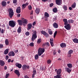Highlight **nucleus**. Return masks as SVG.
I'll return each mask as SVG.
<instances>
[{
	"label": "nucleus",
	"instance_id": "obj_51",
	"mask_svg": "<svg viewBox=\"0 0 78 78\" xmlns=\"http://www.w3.org/2000/svg\"><path fill=\"white\" fill-rule=\"evenodd\" d=\"M49 6H50V7H52V6H53V3H51L49 5Z\"/></svg>",
	"mask_w": 78,
	"mask_h": 78
},
{
	"label": "nucleus",
	"instance_id": "obj_26",
	"mask_svg": "<svg viewBox=\"0 0 78 78\" xmlns=\"http://www.w3.org/2000/svg\"><path fill=\"white\" fill-rule=\"evenodd\" d=\"M73 41L74 42V43H78V39H77V38H74L73 40Z\"/></svg>",
	"mask_w": 78,
	"mask_h": 78
},
{
	"label": "nucleus",
	"instance_id": "obj_7",
	"mask_svg": "<svg viewBox=\"0 0 78 78\" xmlns=\"http://www.w3.org/2000/svg\"><path fill=\"white\" fill-rule=\"evenodd\" d=\"M9 56H15V53L13 51H11L8 54Z\"/></svg>",
	"mask_w": 78,
	"mask_h": 78
},
{
	"label": "nucleus",
	"instance_id": "obj_18",
	"mask_svg": "<svg viewBox=\"0 0 78 78\" xmlns=\"http://www.w3.org/2000/svg\"><path fill=\"white\" fill-rule=\"evenodd\" d=\"M50 15L47 12H45L44 13V17L45 19H48V17H49Z\"/></svg>",
	"mask_w": 78,
	"mask_h": 78
},
{
	"label": "nucleus",
	"instance_id": "obj_46",
	"mask_svg": "<svg viewBox=\"0 0 78 78\" xmlns=\"http://www.w3.org/2000/svg\"><path fill=\"white\" fill-rule=\"evenodd\" d=\"M3 48V44H0V48Z\"/></svg>",
	"mask_w": 78,
	"mask_h": 78
},
{
	"label": "nucleus",
	"instance_id": "obj_47",
	"mask_svg": "<svg viewBox=\"0 0 78 78\" xmlns=\"http://www.w3.org/2000/svg\"><path fill=\"white\" fill-rule=\"evenodd\" d=\"M13 3H16L17 2V0H12Z\"/></svg>",
	"mask_w": 78,
	"mask_h": 78
},
{
	"label": "nucleus",
	"instance_id": "obj_4",
	"mask_svg": "<svg viewBox=\"0 0 78 78\" xmlns=\"http://www.w3.org/2000/svg\"><path fill=\"white\" fill-rule=\"evenodd\" d=\"M36 38H37V32H36V31L35 30L34 31L33 34L32 35L31 40L32 41H34Z\"/></svg>",
	"mask_w": 78,
	"mask_h": 78
},
{
	"label": "nucleus",
	"instance_id": "obj_55",
	"mask_svg": "<svg viewBox=\"0 0 78 78\" xmlns=\"http://www.w3.org/2000/svg\"><path fill=\"white\" fill-rule=\"evenodd\" d=\"M9 58V57L8 56V55H6V56L5 59H6V60H8Z\"/></svg>",
	"mask_w": 78,
	"mask_h": 78
},
{
	"label": "nucleus",
	"instance_id": "obj_38",
	"mask_svg": "<svg viewBox=\"0 0 78 78\" xmlns=\"http://www.w3.org/2000/svg\"><path fill=\"white\" fill-rule=\"evenodd\" d=\"M57 33H58V31H55L54 34V37L55 38V37H56V34H57Z\"/></svg>",
	"mask_w": 78,
	"mask_h": 78
},
{
	"label": "nucleus",
	"instance_id": "obj_57",
	"mask_svg": "<svg viewBox=\"0 0 78 78\" xmlns=\"http://www.w3.org/2000/svg\"><path fill=\"white\" fill-rule=\"evenodd\" d=\"M35 24H36V22L34 21V23H33V26H34V25H35Z\"/></svg>",
	"mask_w": 78,
	"mask_h": 78
},
{
	"label": "nucleus",
	"instance_id": "obj_28",
	"mask_svg": "<svg viewBox=\"0 0 78 78\" xmlns=\"http://www.w3.org/2000/svg\"><path fill=\"white\" fill-rule=\"evenodd\" d=\"M67 66L69 68H72V64L71 63H68Z\"/></svg>",
	"mask_w": 78,
	"mask_h": 78
},
{
	"label": "nucleus",
	"instance_id": "obj_31",
	"mask_svg": "<svg viewBox=\"0 0 78 78\" xmlns=\"http://www.w3.org/2000/svg\"><path fill=\"white\" fill-rule=\"evenodd\" d=\"M61 75H56V76H54V78H62L61 77Z\"/></svg>",
	"mask_w": 78,
	"mask_h": 78
},
{
	"label": "nucleus",
	"instance_id": "obj_2",
	"mask_svg": "<svg viewBox=\"0 0 78 78\" xmlns=\"http://www.w3.org/2000/svg\"><path fill=\"white\" fill-rule=\"evenodd\" d=\"M45 51V48H39L38 50V53L40 56H41Z\"/></svg>",
	"mask_w": 78,
	"mask_h": 78
},
{
	"label": "nucleus",
	"instance_id": "obj_5",
	"mask_svg": "<svg viewBox=\"0 0 78 78\" xmlns=\"http://www.w3.org/2000/svg\"><path fill=\"white\" fill-rule=\"evenodd\" d=\"M9 25L11 27H15V23L14 21H10L9 23Z\"/></svg>",
	"mask_w": 78,
	"mask_h": 78
},
{
	"label": "nucleus",
	"instance_id": "obj_29",
	"mask_svg": "<svg viewBox=\"0 0 78 78\" xmlns=\"http://www.w3.org/2000/svg\"><path fill=\"white\" fill-rule=\"evenodd\" d=\"M43 45L44 46H45V45H47V46H48V47H49V46H50V44H49V43L48 42L43 43Z\"/></svg>",
	"mask_w": 78,
	"mask_h": 78
},
{
	"label": "nucleus",
	"instance_id": "obj_33",
	"mask_svg": "<svg viewBox=\"0 0 78 78\" xmlns=\"http://www.w3.org/2000/svg\"><path fill=\"white\" fill-rule=\"evenodd\" d=\"M48 32L50 35H51L53 34V32L51 29H49L48 30Z\"/></svg>",
	"mask_w": 78,
	"mask_h": 78
},
{
	"label": "nucleus",
	"instance_id": "obj_8",
	"mask_svg": "<svg viewBox=\"0 0 78 78\" xmlns=\"http://www.w3.org/2000/svg\"><path fill=\"white\" fill-rule=\"evenodd\" d=\"M64 27L67 30H70V24H68L66 26H65Z\"/></svg>",
	"mask_w": 78,
	"mask_h": 78
},
{
	"label": "nucleus",
	"instance_id": "obj_40",
	"mask_svg": "<svg viewBox=\"0 0 78 78\" xmlns=\"http://www.w3.org/2000/svg\"><path fill=\"white\" fill-rule=\"evenodd\" d=\"M72 53H73V50H70L69 51V52H68V53L69 54H72Z\"/></svg>",
	"mask_w": 78,
	"mask_h": 78
},
{
	"label": "nucleus",
	"instance_id": "obj_53",
	"mask_svg": "<svg viewBox=\"0 0 78 78\" xmlns=\"http://www.w3.org/2000/svg\"><path fill=\"white\" fill-rule=\"evenodd\" d=\"M50 42H53V38H50Z\"/></svg>",
	"mask_w": 78,
	"mask_h": 78
},
{
	"label": "nucleus",
	"instance_id": "obj_20",
	"mask_svg": "<svg viewBox=\"0 0 78 78\" xmlns=\"http://www.w3.org/2000/svg\"><path fill=\"white\" fill-rule=\"evenodd\" d=\"M53 25L55 28H58V25L56 23H54L53 24Z\"/></svg>",
	"mask_w": 78,
	"mask_h": 78
},
{
	"label": "nucleus",
	"instance_id": "obj_6",
	"mask_svg": "<svg viewBox=\"0 0 78 78\" xmlns=\"http://www.w3.org/2000/svg\"><path fill=\"white\" fill-rule=\"evenodd\" d=\"M22 68L23 70H25L27 69H30V66H27L26 65H24L22 66Z\"/></svg>",
	"mask_w": 78,
	"mask_h": 78
},
{
	"label": "nucleus",
	"instance_id": "obj_17",
	"mask_svg": "<svg viewBox=\"0 0 78 78\" xmlns=\"http://www.w3.org/2000/svg\"><path fill=\"white\" fill-rule=\"evenodd\" d=\"M32 24L31 23H29L27 25V30H30L31 28H32Z\"/></svg>",
	"mask_w": 78,
	"mask_h": 78
},
{
	"label": "nucleus",
	"instance_id": "obj_30",
	"mask_svg": "<svg viewBox=\"0 0 78 78\" xmlns=\"http://www.w3.org/2000/svg\"><path fill=\"white\" fill-rule=\"evenodd\" d=\"M68 22L69 23H73L74 22V21L73 20H68Z\"/></svg>",
	"mask_w": 78,
	"mask_h": 78
},
{
	"label": "nucleus",
	"instance_id": "obj_49",
	"mask_svg": "<svg viewBox=\"0 0 78 78\" xmlns=\"http://www.w3.org/2000/svg\"><path fill=\"white\" fill-rule=\"evenodd\" d=\"M63 20L64 22H67V20L66 19H63Z\"/></svg>",
	"mask_w": 78,
	"mask_h": 78
},
{
	"label": "nucleus",
	"instance_id": "obj_35",
	"mask_svg": "<svg viewBox=\"0 0 78 78\" xmlns=\"http://www.w3.org/2000/svg\"><path fill=\"white\" fill-rule=\"evenodd\" d=\"M5 45H8L9 44V42H8V39H6L5 40Z\"/></svg>",
	"mask_w": 78,
	"mask_h": 78
},
{
	"label": "nucleus",
	"instance_id": "obj_56",
	"mask_svg": "<svg viewBox=\"0 0 78 78\" xmlns=\"http://www.w3.org/2000/svg\"><path fill=\"white\" fill-rule=\"evenodd\" d=\"M4 30L3 29H2V30H1V33H2V34H3V33H4Z\"/></svg>",
	"mask_w": 78,
	"mask_h": 78
},
{
	"label": "nucleus",
	"instance_id": "obj_52",
	"mask_svg": "<svg viewBox=\"0 0 78 78\" xmlns=\"http://www.w3.org/2000/svg\"><path fill=\"white\" fill-rule=\"evenodd\" d=\"M67 56L68 57H71V54H69V53H68V54H67Z\"/></svg>",
	"mask_w": 78,
	"mask_h": 78
},
{
	"label": "nucleus",
	"instance_id": "obj_10",
	"mask_svg": "<svg viewBox=\"0 0 78 78\" xmlns=\"http://www.w3.org/2000/svg\"><path fill=\"white\" fill-rule=\"evenodd\" d=\"M16 66L19 69H21L22 68V64L19 63H16L15 64Z\"/></svg>",
	"mask_w": 78,
	"mask_h": 78
},
{
	"label": "nucleus",
	"instance_id": "obj_24",
	"mask_svg": "<svg viewBox=\"0 0 78 78\" xmlns=\"http://www.w3.org/2000/svg\"><path fill=\"white\" fill-rule=\"evenodd\" d=\"M65 69H66V71H67L68 73H70V72H71V71H72V69H70L69 68H65Z\"/></svg>",
	"mask_w": 78,
	"mask_h": 78
},
{
	"label": "nucleus",
	"instance_id": "obj_34",
	"mask_svg": "<svg viewBox=\"0 0 78 78\" xmlns=\"http://www.w3.org/2000/svg\"><path fill=\"white\" fill-rule=\"evenodd\" d=\"M71 6L73 8H75L76 7V3L74 2L72 5Z\"/></svg>",
	"mask_w": 78,
	"mask_h": 78
},
{
	"label": "nucleus",
	"instance_id": "obj_15",
	"mask_svg": "<svg viewBox=\"0 0 78 78\" xmlns=\"http://www.w3.org/2000/svg\"><path fill=\"white\" fill-rule=\"evenodd\" d=\"M21 11H20V7H19L17 8L16 9V12L17 14H20Z\"/></svg>",
	"mask_w": 78,
	"mask_h": 78
},
{
	"label": "nucleus",
	"instance_id": "obj_42",
	"mask_svg": "<svg viewBox=\"0 0 78 78\" xmlns=\"http://www.w3.org/2000/svg\"><path fill=\"white\" fill-rule=\"evenodd\" d=\"M28 8L29 10H31V9H32V6L31 5H29Z\"/></svg>",
	"mask_w": 78,
	"mask_h": 78
},
{
	"label": "nucleus",
	"instance_id": "obj_9",
	"mask_svg": "<svg viewBox=\"0 0 78 78\" xmlns=\"http://www.w3.org/2000/svg\"><path fill=\"white\" fill-rule=\"evenodd\" d=\"M29 4V3L28 2H27L26 4H24L22 5V9H24Z\"/></svg>",
	"mask_w": 78,
	"mask_h": 78
},
{
	"label": "nucleus",
	"instance_id": "obj_60",
	"mask_svg": "<svg viewBox=\"0 0 78 78\" xmlns=\"http://www.w3.org/2000/svg\"><path fill=\"white\" fill-rule=\"evenodd\" d=\"M8 62H9V63L10 62H11V59H8Z\"/></svg>",
	"mask_w": 78,
	"mask_h": 78
},
{
	"label": "nucleus",
	"instance_id": "obj_45",
	"mask_svg": "<svg viewBox=\"0 0 78 78\" xmlns=\"http://www.w3.org/2000/svg\"><path fill=\"white\" fill-rule=\"evenodd\" d=\"M29 45H30V47H33V46H34V43H31Z\"/></svg>",
	"mask_w": 78,
	"mask_h": 78
},
{
	"label": "nucleus",
	"instance_id": "obj_16",
	"mask_svg": "<svg viewBox=\"0 0 78 78\" xmlns=\"http://www.w3.org/2000/svg\"><path fill=\"white\" fill-rule=\"evenodd\" d=\"M56 3L58 5H61V0H56Z\"/></svg>",
	"mask_w": 78,
	"mask_h": 78
},
{
	"label": "nucleus",
	"instance_id": "obj_43",
	"mask_svg": "<svg viewBox=\"0 0 78 78\" xmlns=\"http://www.w3.org/2000/svg\"><path fill=\"white\" fill-rule=\"evenodd\" d=\"M25 34L26 36H29L30 35V32L28 31L26 32L25 33Z\"/></svg>",
	"mask_w": 78,
	"mask_h": 78
},
{
	"label": "nucleus",
	"instance_id": "obj_13",
	"mask_svg": "<svg viewBox=\"0 0 78 78\" xmlns=\"http://www.w3.org/2000/svg\"><path fill=\"white\" fill-rule=\"evenodd\" d=\"M57 75H61V69H59L57 71Z\"/></svg>",
	"mask_w": 78,
	"mask_h": 78
},
{
	"label": "nucleus",
	"instance_id": "obj_11",
	"mask_svg": "<svg viewBox=\"0 0 78 78\" xmlns=\"http://www.w3.org/2000/svg\"><path fill=\"white\" fill-rule=\"evenodd\" d=\"M1 5L2 7H5L6 6V5H7V3H6V1H2V2Z\"/></svg>",
	"mask_w": 78,
	"mask_h": 78
},
{
	"label": "nucleus",
	"instance_id": "obj_62",
	"mask_svg": "<svg viewBox=\"0 0 78 78\" xmlns=\"http://www.w3.org/2000/svg\"><path fill=\"white\" fill-rule=\"evenodd\" d=\"M30 19H33V16H30Z\"/></svg>",
	"mask_w": 78,
	"mask_h": 78
},
{
	"label": "nucleus",
	"instance_id": "obj_54",
	"mask_svg": "<svg viewBox=\"0 0 78 78\" xmlns=\"http://www.w3.org/2000/svg\"><path fill=\"white\" fill-rule=\"evenodd\" d=\"M68 23V21L65 22H64V25L66 26L67 25Z\"/></svg>",
	"mask_w": 78,
	"mask_h": 78
},
{
	"label": "nucleus",
	"instance_id": "obj_32",
	"mask_svg": "<svg viewBox=\"0 0 78 78\" xmlns=\"http://www.w3.org/2000/svg\"><path fill=\"white\" fill-rule=\"evenodd\" d=\"M41 34H43V35L44 36V35H45V34H46L47 32L44 30H42L41 31Z\"/></svg>",
	"mask_w": 78,
	"mask_h": 78
},
{
	"label": "nucleus",
	"instance_id": "obj_12",
	"mask_svg": "<svg viewBox=\"0 0 78 78\" xmlns=\"http://www.w3.org/2000/svg\"><path fill=\"white\" fill-rule=\"evenodd\" d=\"M60 46L62 48H66V44L64 43H62L60 44Z\"/></svg>",
	"mask_w": 78,
	"mask_h": 78
},
{
	"label": "nucleus",
	"instance_id": "obj_21",
	"mask_svg": "<svg viewBox=\"0 0 78 78\" xmlns=\"http://www.w3.org/2000/svg\"><path fill=\"white\" fill-rule=\"evenodd\" d=\"M33 73L32 78H34V77H35V75L36 74V70H34L33 71Z\"/></svg>",
	"mask_w": 78,
	"mask_h": 78
},
{
	"label": "nucleus",
	"instance_id": "obj_37",
	"mask_svg": "<svg viewBox=\"0 0 78 78\" xmlns=\"http://www.w3.org/2000/svg\"><path fill=\"white\" fill-rule=\"evenodd\" d=\"M63 8L64 10H65V11H67V8L66 5H64L63 6Z\"/></svg>",
	"mask_w": 78,
	"mask_h": 78
},
{
	"label": "nucleus",
	"instance_id": "obj_19",
	"mask_svg": "<svg viewBox=\"0 0 78 78\" xmlns=\"http://www.w3.org/2000/svg\"><path fill=\"white\" fill-rule=\"evenodd\" d=\"M5 64V62L3 60H0V65L1 66H3Z\"/></svg>",
	"mask_w": 78,
	"mask_h": 78
},
{
	"label": "nucleus",
	"instance_id": "obj_61",
	"mask_svg": "<svg viewBox=\"0 0 78 78\" xmlns=\"http://www.w3.org/2000/svg\"><path fill=\"white\" fill-rule=\"evenodd\" d=\"M5 70H6L7 69V67L6 66H5L4 68Z\"/></svg>",
	"mask_w": 78,
	"mask_h": 78
},
{
	"label": "nucleus",
	"instance_id": "obj_1",
	"mask_svg": "<svg viewBox=\"0 0 78 78\" xmlns=\"http://www.w3.org/2000/svg\"><path fill=\"white\" fill-rule=\"evenodd\" d=\"M17 22L19 23V24L20 26L23 25V26H25V24H27L28 23V20L24 18H22V20H18Z\"/></svg>",
	"mask_w": 78,
	"mask_h": 78
},
{
	"label": "nucleus",
	"instance_id": "obj_59",
	"mask_svg": "<svg viewBox=\"0 0 78 78\" xmlns=\"http://www.w3.org/2000/svg\"><path fill=\"white\" fill-rule=\"evenodd\" d=\"M17 16L18 17H20V14H18L17 15Z\"/></svg>",
	"mask_w": 78,
	"mask_h": 78
},
{
	"label": "nucleus",
	"instance_id": "obj_64",
	"mask_svg": "<svg viewBox=\"0 0 78 78\" xmlns=\"http://www.w3.org/2000/svg\"><path fill=\"white\" fill-rule=\"evenodd\" d=\"M58 53H61V50H58Z\"/></svg>",
	"mask_w": 78,
	"mask_h": 78
},
{
	"label": "nucleus",
	"instance_id": "obj_25",
	"mask_svg": "<svg viewBox=\"0 0 78 78\" xmlns=\"http://www.w3.org/2000/svg\"><path fill=\"white\" fill-rule=\"evenodd\" d=\"M52 11L56 13V12H58V9H57V8L56 7H55L53 9Z\"/></svg>",
	"mask_w": 78,
	"mask_h": 78
},
{
	"label": "nucleus",
	"instance_id": "obj_48",
	"mask_svg": "<svg viewBox=\"0 0 78 78\" xmlns=\"http://www.w3.org/2000/svg\"><path fill=\"white\" fill-rule=\"evenodd\" d=\"M9 73L6 74L5 78H8V76H9Z\"/></svg>",
	"mask_w": 78,
	"mask_h": 78
},
{
	"label": "nucleus",
	"instance_id": "obj_41",
	"mask_svg": "<svg viewBox=\"0 0 78 78\" xmlns=\"http://www.w3.org/2000/svg\"><path fill=\"white\" fill-rule=\"evenodd\" d=\"M51 61L50 59H49L47 60V64H50L51 63Z\"/></svg>",
	"mask_w": 78,
	"mask_h": 78
},
{
	"label": "nucleus",
	"instance_id": "obj_27",
	"mask_svg": "<svg viewBox=\"0 0 78 78\" xmlns=\"http://www.w3.org/2000/svg\"><path fill=\"white\" fill-rule=\"evenodd\" d=\"M9 51V49H7L5 50L4 51V54L5 55H7Z\"/></svg>",
	"mask_w": 78,
	"mask_h": 78
},
{
	"label": "nucleus",
	"instance_id": "obj_44",
	"mask_svg": "<svg viewBox=\"0 0 78 78\" xmlns=\"http://www.w3.org/2000/svg\"><path fill=\"white\" fill-rule=\"evenodd\" d=\"M50 43L51 47H53L54 46V44H53V42L50 41Z\"/></svg>",
	"mask_w": 78,
	"mask_h": 78
},
{
	"label": "nucleus",
	"instance_id": "obj_58",
	"mask_svg": "<svg viewBox=\"0 0 78 78\" xmlns=\"http://www.w3.org/2000/svg\"><path fill=\"white\" fill-rule=\"evenodd\" d=\"M24 78H29V77L27 75H25L24 76Z\"/></svg>",
	"mask_w": 78,
	"mask_h": 78
},
{
	"label": "nucleus",
	"instance_id": "obj_14",
	"mask_svg": "<svg viewBox=\"0 0 78 78\" xmlns=\"http://www.w3.org/2000/svg\"><path fill=\"white\" fill-rule=\"evenodd\" d=\"M14 73L17 75L18 76H20V72H19V71L18 70H16L14 71Z\"/></svg>",
	"mask_w": 78,
	"mask_h": 78
},
{
	"label": "nucleus",
	"instance_id": "obj_50",
	"mask_svg": "<svg viewBox=\"0 0 78 78\" xmlns=\"http://www.w3.org/2000/svg\"><path fill=\"white\" fill-rule=\"evenodd\" d=\"M44 36H46V37H48L49 36V34H48L46 33V34H45V35H44Z\"/></svg>",
	"mask_w": 78,
	"mask_h": 78
},
{
	"label": "nucleus",
	"instance_id": "obj_36",
	"mask_svg": "<svg viewBox=\"0 0 78 78\" xmlns=\"http://www.w3.org/2000/svg\"><path fill=\"white\" fill-rule=\"evenodd\" d=\"M34 58L35 59H38V58H39V55H38V54L34 56Z\"/></svg>",
	"mask_w": 78,
	"mask_h": 78
},
{
	"label": "nucleus",
	"instance_id": "obj_3",
	"mask_svg": "<svg viewBox=\"0 0 78 78\" xmlns=\"http://www.w3.org/2000/svg\"><path fill=\"white\" fill-rule=\"evenodd\" d=\"M9 13V15L10 18H11L14 16V12L12 9L11 8H9L8 10Z\"/></svg>",
	"mask_w": 78,
	"mask_h": 78
},
{
	"label": "nucleus",
	"instance_id": "obj_23",
	"mask_svg": "<svg viewBox=\"0 0 78 78\" xmlns=\"http://www.w3.org/2000/svg\"><path fill=\"white\" fill-rule=\"evenodd\" d=\"M35 12L37 14H39L40 12V9L39 8H36L35 10Z\"/></svg>",
	"mask_w": 78,
	"mask_h": 78
},
{
	"label": "nucleus",
	"instance_id": "obj_39",
	"mask_svg": "<svg viewBox=\"0 0 78 78\" xmlns=\"http://www.w3.org/2000/svg\"><path fill=\"white\" fill-rule=\"evenodd\" d=\"M41 39H39L37 41V43L38 44H40L41 42Z\"/></svg>",
	"mask_w": 78,
	"mask_h": 78
},
{
	"label": "nucleus",
	"instance_id": "obj_63",
	"mask_svg": "<svg viewBox=\"0 0 78 78\" xmlns=\"http://www.w3.org/2000/svg\"><path fill=\"white\" fill-rule=\"evenodd\" d=\"M56 51H54L53 52V54L54 55H56Z\"/></svg>",
	"mask_w": 78,
	"mask_h": 78
},
{
	"label": "nucleus",
	"instance_id": "obj_22",
	"mask_svg": "<svg viewBox=\"0 0 78 78\" xmlns=\"http://www.w3.org/2000/svg\"><path fill=\"white\" fill-rule=\"evenodd\" d=\"M22 30V27H19L17 30V32L18 33H21V30Z\"/></svg>",
	"mask_w": 78,
	"mask_h": 78
}]
</instances>
